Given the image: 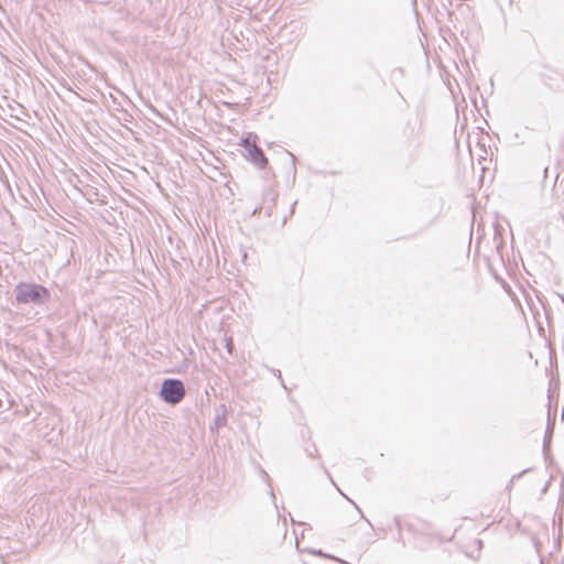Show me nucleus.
Wrapping results in <instances>:
<instances>
[{"instance_id": "obj_1", "label": "nucleus", "mask_w": 564, "mask_h": 564, "mask_svg": "<svg viewBox=\"0 0 564 564\" xmlns=\"http://www.w3.org/2000/svg\"><path fill=\"white\" fill-rule=\"evenodd\" d=\"M14 293L17 302L21 304L32 303L34 305H42L50 297L47 289L35 283H19L14 289Z\"/></svg>"}, {"instance_id": "obj_2", "label": "nucleus", "mask_w": 564, "mask_h": 564, "mask_svg": "<svg viewBox=\"0 0 564 564\" xmlns=\"http://www.w3.org/2000/svg\"><path fill=\"white\" fill-rule=\"evenodd\" d=\"M257 139L256 134L249 133L241 140L240 145L245 149V156L258 167L263 169L268 164V159L262 149L257 145Z\"/></svg>"}, {"instance_id": "obj_3", "label": "nucleus", "mask_w": 564, "mask_h": 564, "mask_svg": "<svg viewBox=\"0 0 564 564\" xmlns=\"http://www.w3.org/2000/svg\"><path fill=\"white\" fill-rule=\"evenodd\" d=\"M160 397L166 403L177 404L185 397V387L178 379H165L162 382Z\"/></svg>"}, {"instance_id": "obj_4", "label": "nucleus", "mask_w": 564, "mask_h": 564, "mask_svg": "<svg viewBox=\"0 0 564 564\" xmlns=\"http://www.w3.org/2000/svg\"><path fill=\"white\" fill-rule=\"evenodd\" d=\"M276 197V192L273 188H268L263 193V199L260 209H265L267 214L270 215L273 206L275 205Z\"/></svg>"}, {"instance_id": "obj_5", "label": "nucleus", "mask_w": 564, "mask_h": 564, "mask_svg": "<svg viewBox=\"0 0 564 564\" xmlns=\"http://www.w3.org/2000/svg\"><path fill=\"white\" fill-rule=\"evenodd\" d=\"M226 423V417L224 415H217L215 419V426H212V430L218 429Z\"/></svg>"}, {"instance_id": "obj_6", "label": "nucleus", "mask_w": 564, "mask_h": 564, "mask_svg": "<svg viewBox=\"0 0 564 564\" xmlns=\"http://www.w3.org/2000/svg\"><path fill=\"white\" fill-rule=\"evenodd\" d=\"M226 348H227L229 354L232 352V349H234L232 338H227L226 339Z\"/></svg>"}, {"instance_id": "obj_7", "label": "nucleus", "mask_w": 564, "mask_h": 564, "mask_svg": "<svg viewBox=\"0 0 564 564\" xmlns=\"http://www.w3.org/2000/svg\"><path fill=\"white\" fill-rule=\"evenodd\" d=\"M332 558H333V560H335V561H337V562H339V563H341V564H348L347 562H345V561H343V560H340V558H337V557H332Z\"/></svg>"}, {"instance_id": "obj_8", "label": "nucleus", "mask_w": 564, "mask_h": 564, "mask_svg": "<svg viewBox=\"0 0 564 564\" xmlns=\"http://www.w3.org/2000/svg\"><path fill=\"white\" fill-rule=\"evenodd\" d=\"M317 554L322 555V556H326L325 554L322 553V551H318Z\"/></svg>"}]
</instances>
